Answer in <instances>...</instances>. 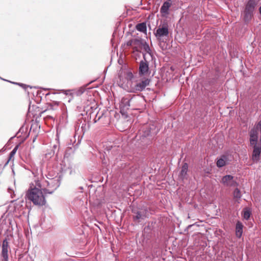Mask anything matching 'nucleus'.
I'll return each instance as SVG.
<instances>
[{"label": "nucleus", "mask_w": 261, "mask_h": 261, "mask_svg": "<svg viewBox=\"0 0 261 261\" xmlns=\"http://www.w3.org/2000/svg\"><path fill=\"white\" fill-rule=\"evenodd\" d=\"M132 98L129 97H123L120 103V107L124 109H128L130 107V102Z\"/></svg>", "instance_id": "14"}, {"label": "nucleus", "mask_w": 261, "mask_h": 261, "mask_svg": "<svg viewBox=\"0 0 261 261\" xmlns=\"http://www.w3.org/2000/svg\"><path fill=\"white\" fill-rule=\"evenodd\" d=\"M49 95V93L46 94V96H47V95Z\"/></svg>", "instance_id": "35"}, {"label": "nucleus", "mask_w": 261, "mask_h": 261, "mask_svg": "<svg viewBox=\"0 0 261 261\" xmlns=\"http://www.w3.org/2000/svg\"><path fill=\"white\" fill-rule=\"evenodd\" d=\"M17 85H19V86H21V87H22L23 88H24V89H25V88H26V87H27V86H26V85H23V84H20V83H17Z\"/></svg>", "instance_id": "30"}, {"label": "nucleus", "mask_w": 261, "mask_h": 261, "mask_svg": "<svg viewBox=\"0 0 261 261\" xmlns=\"http://www.w3.org/2000/svg\"><path fill=\"white\" fill-rule=\"evenodd\" d=\"M259 13L261 14V6L259 8Z\"/></svg>", "instance_id": "33"}, {"label": "nucleus", "mask_w": 261, "mask_h": 261, "mask_svg": "<svg viewBox=\"0 0 261 261\" xmlns=\"http://www.w3.org/2000/svg\"><path fill=\"white\" fill-rule=\"evenodd\" d=\"M16 152V146H15V147L13 148L12 151L11 152L10 155H9V159L8 162L6 163V165L8 163V162L11 160V159L12 158H13Z\"/></svg>", "instance_id": "26"}, {"label": "nucleus", "mask_w": 261, "mask_h": 261, "mask_svg": "<svg viewBox=\"0 0 261 261\" xmlns=\"http://www.w3.org/2000/svg\"><path fill=\"white\" fill-rule=\"evenodd\" d=\"M16 136V135H15L13 137H12V138H11L9 140L8 142V143H7V146H9L10 144L11 143V140H12L14 137H15Z\"/></svg>", "instance_id": "29"}, {"label": "nucleus", "mask_w": 261, "mask_h": 261, "mask_svg": "<svg viewBox=\"0 0 261 261\" xmlns=\"http://www.w3.org/2000/svg\"><path fill=\"white\" fill-rule=\"evenodd\" d=\"M154 34L158 39H161L163 37H168L169 35L168 26L163 25L162 27L158 28Z\"/></svg>", "instance_id": "5"}, {"label": "nucleus", "mask_w": 261, "mask_h": 261, "mask_svg": "<svg viewBox=\"0 0 261 261\" xmlns=\"http://www.w3.org/2000/svg\"><path fill=\"white\" fill-rule=\"evenodd\" d=\"M144 60L141 61L139 65V72L140 75L146 74L149 70L148 63L145 59V54L143 55Z\"/></svg>", "instance_id": "6"}, {"label": "nucleus", "mask_w": 261, "mask_h": 261, "mask_svg": "<svg viewBox=\"0 0 261 261\" xmlns=\"http://www.w3.org/2000/svg\"><path fill=\"white\" fill-rule=\"evenodd\" d=\"M134 77V75L132 72L130 71H127L126 73V78L128 80H131Z\"/></svg>", "instance_id": "27"}, {"label": "nucleus", "mask_w": 261, "mask_h": 261, "mask_svg": "<svg viewBox=\"0 0 261 261\" xmlns=\"http://www.w3.org/2000/svg\"><path fill=\"white\" fill-rule=\"evenodd\" d=\"M243 225L242 223L238 221L236 226V235L237 237L240 238L243 233Z\"/></svg>", "instance_id": "15"}, {"label": "nucleus", "mask_w": 261, "mask_h": 261, "mask_svg": "<svg viewBox=\"0 0 261 261\" xmlns=\"http://www.w3.org/2000/svg\"><path fill=\"white\" fill-rule=\"evenodd\" d=\"M253 16V13L250 12H247L244 10V16H243V19L246 22H249Z\"/></svg>", "instance_id": "18"}, {"label": "nucleus", "mask_w": 261, "mask_h": 261, "mask_svg": "<svg viewBox=\"0 0 261 261\" xmlns=\"http://www.w3.org/2000/svg\"><path fill=\"white\" fill-rule=\"evenodd\" d=\"M256 5L255 0H249L246 5L245 11L253 13Z\"/></svg>", "instance_id": "13"}, {"label": "nucleus", "mask_w": 261, "mask_h": 261, "mask_svg": "<svg viewBox=\"0 0 261 261\" xmlns=\"http://www.w3.org/2000/svg\"><path fill=\"white\" fill-rule=\"evenodd\" d=\"M171 0H168L165 2L161 8V13L163 15H166L169 14V10L171 6Z\"/></svg>", "instance_id": "10"}, {"label": "nucleus", "mask_w": 261, "mask_h": 261, "mask_svg": "<svg viewBox=\"0 0 261 261\" xmlns=\"http://www.w3.org/2000/svg\"><path fill=\"white\" fill-rule=\"evenodd\" d=\"M258 129L259 128H257V124L255 127L251 129L250 132V136H258Z\"/></svg>", "instance_id": "25"}, {"label": "nucleus", "mask_w": 261, "mask_h": 261, "mask_svg": "<svg viewBox=\"0 0 261 261\" xmlns=\"http://www.w3.org/2000/svg\"><path fill=\"white\" fill-rule=\"evenodd\" d=\"M60 182L59 178L49 179L45 180L42 184V189L45 194H51L59 187Z\"/></svg>", "instance_id": "2"}, {"label": "nucleus", "mask_w": 261, "mask_h": 261, "mask_svg": "<svg viewBox=\"0 0 261 261\" xmlns=\"http://www.w3.org/2000/svg\"><path fill=\"white\" fill-rule=\"evenodd\" d=\"M150 80L148 79H145L141 82L137 83L134 87L131 88L130 90L132 92H136L137 91H143L146 86L149 85Z\"/></svg>", "instance_id": "3"}, {"label": "nucleus", "mask_w": 261, "mask_h": 261, "mask_svg": "<svg viewBox=\"0 0 261 261\" xmlns=\"http://www.w3.org/2000/svg\"><path fill=\"white\" fill-rule=\"evenodd\" d=\"M251 214V212L248 208H245L243 211V217L246 220L249 219Z\"/></svg>", "instance_id": "21"}, {"label": "nucleus", "mask_w": 261, "mask_h": 261, "mask_svg": "<svg viewBox=\"0 0 261 261\" xmlns=\"http://www.w3.org/2000/svg\"><path fill=\"white\" fill-rule=\"evenodd\" d=\"M8 242L6 239L4 240L2 244V256L5 261H8Z\"/></svg>", "instance_id": "9"}, {"label": "nucleus", "mask_w": 261, "mask_h": 261, "mask_svg": "<svg viewBox=\"0 0 261 261\" xmlns=\"http://www.w3.org/2000/svg\"><path fill=\"white\" fill-rule=\"evenodd\" d=\"M13 174H15L14 170L13 168L12 169Z\"/></svg>", "instance_id": "34"}, {"label": "nucleus", "mask_w": 261, "mask_h": 261, "mask_svg": "<svg viewBox=\"0 0 261 261\" xmlns=\"http://www.w3.org/2000/svg\"><path fill=\"white\" fill-rule=\"evenodd\" d=\"M29 136L28 129L27 126L22 125L17 131V142H22Z\"/></svg>", "instance_id": "4"}, {"label": "nucleus", "mask_w": 261, "mask_h": 261, "mask_svg": "<svg viewBox=\"0 0 261 261\" xmlns=\"http://www.w3.org/2000/svg\"><path fill=\"white\" fill-rule=\"evenodd\" d=\"M253 146V150L252 152V159L254 162H257L259 160L261 153V145L255 144Z\"/></svg>", "instance_id": "8"}, {"label": "nucleus", "mask_w": 261, "mask_h": 261, "mask_svg": "<svg viewBox=\"0 0 261 261\" xmlns=\"http://www.w3.org/2000/svg\"><path fill=\"white\" fill-rule=\"evenodd\" d=\"M146 128L147 130H145L144 131V134H143V136L144 137H147L150 135H151L152 134V132H151V128L150 127V128H148V125H145L144 126V129Z\"/></svg>", "instance_id": "24"}, {"label": "nucleus", "mask_w": 261, "mask_h": 261, "mask_svg": "<svg viewBox=\"0 0 261 261\" xmlns=\"http://www.w3.org/2000/svg\"><path fill=\"white\" fill-rule=\"evenodd\" d=\"M140 49L143 50L145 52V53L144 54L146 55V54H148L150 56H151V50L150 47L148 44H147L145 42H143Z\"/></svg>", "instance_id": "17"}, {"label": "nucleus", "mask_w": 261, "mask_h": 261, "mask_svg": "<svg viewBox=\"0 0 261 261\" xmlns=\"http://www.w3.org/2000/svg\"><path fill=\"white\" fill-rule=\"evenodd\" d=\"M242 196L240 191L239 189L236 188L233 192V197L234 198L237 199L238 201V199H240Z\"/></svg>", "instance_id": "23"}, {"label": "nucleus", "mask_w": 261, "mask_h": 261, "mask_svg": "<svg viewBox=\"0 0 261 261\" xmlns=\"http://www.w3.org/2000/svg\"><path fill=\"white\" fill-rule=\"evenodd\" d=\"M258 136H250V143L251 146L257 144Z\"/></svg>", "instance_id": "22"}, {"label": "nucleus", "mask_w": 261, "mask_h": 261, "mask_svg": "<svg viewBox=\"0 0 261 261\" xmlns=\"http://www.w3.org/2000/svg\"><path fill=\"white\" fill-rule=\"evenodd\" d=\"M135 42H137V41H134V39H132L127 42L126 45L128 46H132L133 47V44Z\"/></svg>", "instance_id": "28"}, {"label": "nucleus", "mask_w": 261, "mask_h": 261, "mask_svg": "<svg viewBox=\"0 0 261 261\" xmlns=\"http://www.w3.org/2000/svg\"><path fill=\"white\" fill-rule=\"evenodd\" d=\"M229 161V156L228 155H222L220 158L217 159V166L219 168L223 167L226 165L228 164Z\"/></svg>", "instance_id": "7"}, {"label": "nucleus", "mask_w": 261, "mask_h": 261, "mask_svg": "<svg viewBox=\"0 0 261 261\" xmlns=\"http://www.w3.org/2000/svg\"><path fill=\"white\" fill-rule=\"evenodd\" d=\"M147 211L145 210H142L138 211L136 213V215L134 216L133 219L135 221L139 222L142 220H144L146 217Z\"/></svg>", "instance_id": "11"}, {"label": "nucleus", "mask_w": 261, "mask_h": 261, "mask_svg": "<svg viewBox=\"0 0 261 261\" xmlns=\"http://www.w3.org/2000/svg\"><path fill=\"white\" fill-rule=\"evenodd\" d=\"M136 29L141 32H145L146 31V25L144 22L138 24L136 25Z\"/></svg>", "instance_id": "20"}, {"label": "nucleus", "mask_w": 261, "mask_h": 261, "mask_svg": "<svg viewBox=\"0 0 261 261\" xmlns=\"http://www.w3.org/2000/svg\"><path fill=\"white\" fill-rule=\"evenodd\" d=\"M2 80H4V81H7L8 82H10V83H11L13 84H16V82H11V81H8V80H6L5 79H2V78H1Z\"/></svg>", "instance_id": "31"}, {"label": "nucleus", "mask_w": 261, "mask_h": 261, "mask_svg": "<svg viewBox=\"0 0 261 261\" xmlns=\"http://www.w3.org/2000/svg\"><path fill=\"white\" fill-rule=\"evenodd\" d=\"M42 184L39 180L36 181V185L28 193L27 196L34 204L43 205L45 204V199L43 194Z\"/></svg>", "instance_id": "1"}, {"label": "nucleus", "mask_w": 261, "mask_h": 261, "mask_svg": "<svg viewBox=\"0 0 261 261\" xmlns=\"http://www.w3.org/2000/svg\"><path fill=\"white\" fill-rule=\"evenodd\" d=\"M134 41H137V42H135L133 44V48L135 50L139 51L143 41L137 39H134Z\"/></svg>", "instance_id": "19"}, {"label": "nucleus", "mask_w": 261, "mask_h": 261, "mask_svg": "<svg viewBox=\"0 0 261 261\" xmlns=\"http://www.w3.org/2000/svg\"><path fill=\"white\" fill-rule=\"evenodd\" d=\"M188 170V165L187 163H184L181 167V170L180 172V176L182 178H185L187 174Z\"/></svg>", "instance_id": "16"}, {"label": "nucleus", "mask_w": 261, "mask_h": 261, "mask_svg": "<svg viewBox=\"0 0 261 261\" xmlns=\"http://www.w3.org/2000/svg\"><path fill=\"white\" fill-rule=\"evenodd\" d=\"M79 92H80L81 94L83 93L84 92V90H81L79 91Z\"/></svg>", "instance_id": "32"}, {"label": "nucleus", "mask_w": 261, "mask_h": 261, "mask_svg": "<svg viewBox=\"0 0 261 261\" xmlns=\"http://www.w3.org/2000/svg\"><path fill=\"white\" fill-rule=\"evenodd\" d=\"M233 177L230 175L224 176L222 179V182L226 186H232L233 185Z\"/></svg>", "instance_id": "12"}]
</instances>
